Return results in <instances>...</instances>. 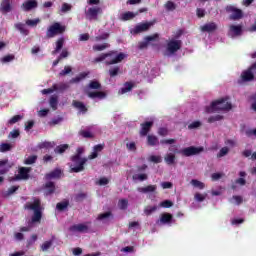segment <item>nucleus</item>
I'll use <instances>...</instances> for the list:
<instances>
[{
  "label": "nucleus",
  "instance_id": "6ab92c4d",
  "mask_svg": "<svg viewBox=\"0 0 256 256\" xmlns=\"http://www.w3.org/2000/svg\"><path fill=\"white\" fill-rule=\"evenodd\" d=\"M70 231L77 233H87V231H89V226H87V224H75L70 227Z\"/></svg>",
  "mask_w": 256,
  "mask_h": 256
},
{
  "label": "nucleus",
  "instance_id": "09e8293b",
  "mask_svg": "<svg viewBox=\"0 0 256 256\" xmlns=\"http://www.w3.org/2000/svg\"><path fill=\"white\" fill-rule=\"evenodd\" d=\"M109 217H113V213L108 211V212L99 214L97 219L98 221H105V219H109Z\"/></svg>",
  "mask_w": 256,
  "mask_h": 256
},
{
  "label": "nucleus",
  "instance_id": "a19ab883",
  "mask_svg": "<svg viewBox=\"0 0 256 256\" xmlns=\"http://www.w3.org/2000/svg\"><path fill=\"white\" fill-rule=\"evenodd\" d=\"M80 137H83L84 139H93V133L87 130H80L79 131Z\"/></svg>",
  "mask_w": 256,
  "mask_h": 256
},
{
  "label": "nucleus",
  "instance_id": "9b49d317",
  "mask_svg": "<svg viewBox=\"0 0 256 256\" xmlns=\"http://www.w3.org/2000/svg\"><path fill=\"white\" fill-rule=\"evenodd\" d=\"M29 173H31V168L29 167H20L18 174L15 176L14 181H27L29 179Z\"/></svg>",
  "mask_w": 256,
  "mask_h": 256
},
{
  "label": "nucleus",
  "instance_id": "13d9d810",
  "mask_svg": "<svg viewBox=\"0 0 256 256\" xmlns=\"http://www.w3.org/2000/svg\"><path fill=\"white\" fill-rule=\"evenodd\" d=\"M172 206L173 202L171 200H164L160 203V207H163L164 209H170Z\"/></svg>",
  "mask_w": 256,
  "mask_h": 256
},
{
  "label": "nucleus",
  "instance_id": "0eeeda50",
  "mask_svg": "<svg viewBox=\"0 0 256 256\" xmlns=\"http://www.w3.org/2000/svg\"><path fill=\"white\" fill-rule=\"evenodd\" d=\"M225 11L230 15V21H239L244 17L243 10L235 7V5H227Z\"/></svg>",
  "mask_w": 256,
  "mask_h": 256
},
{
  "label": "nucleus",
  "instance_id": "e2e57ef3",
  "mask_svg": "<svg viewBox=\"0 0 256 256\" xmlns=\"http://www.w3.org/2000/svg\"><path fill=\"white\" fill-rule=\"evenodd\" d=\"M149 161L151 163H161V161H163V159L161 158V156L152 155L149 157Z\"/></svg>",
  "mask_w": 256,
  "mask_h": 256
},
{
  "label": "nucleus",
  "instance_id": "b1692460",
  "mask_svg": "<svg viewBox=\"0 0 256 256\" xmlns=\"http://www.w3.org/2000/svg\"><path fill=\"white\" fill-rule=\"evenodd\" d=\"M52 88H53V91H58V93H63L64 91H67V89H69V84L60 82L58 84H53Z\"/></svg>",
  "mask_w": 256,
  "mask_h": 256
},
{
  "label": "nucleus",
  "instance_id": "dca6fc26",
  "mask_svg": "<svg viewBox=\"0 0 256 256\" xmlns=\"http://www.w3.org/2000/svg\"><path fill=\"white\" fill-rule=\"evenodd\" d=\"M72 106L74 107V109H77L79 111V113H82L83 115H85V113H87V111H89V109L87 108L85 103H83L79 100H73Z\"/></svg>",
  "mask_w": 256,
  "mask_h": 256
},
{
  "label": "nucleus",
  "instance_id": "0e129e2a",
  "mask_svg": "<svg viewBox=\"0 0 256 256\" xmlns=\"http://www.w3.org/2000/svg\"><path fill=\"white\" fill-rule=\"evenodd\" d=\"M109 39V33H103L102 35L96 36L95 37V41L99 42V41H105Z\"/></svg>",
  "mask_w": 256,
  "mask_h": 256
},
{
  "label": "nucleus",
  "instance_id": "39448f33",
  "mask_svg": "<svg viewBox=\"0 0 256 256\" xmlns=\"http://www.w3.org/2000/svg\"><path fill=\"white\" fill-rule=\"evenodd\" d=\"M170 151H173V153H179L184 157H191L193 155H199V153H203V151H205V148H203V146H200V147L190 146L182 150H178L177 146H172V148H170Z\"/></svg>",
  "mask_w": 256,
  "mask_h": 256
},
{
  "label": "nucleus",
  "instance_id": "20e7f679",
  "mask_svg": "<svg viewBox=\"0 0 256 256\" xmlns=\"http://www.w3.org/2000/svg\"><path fill=\"white\" fill-rule=\"evenodd\" d=\"M232 109L231 102L227 101V98H221L211 103L210 106H206V113H215V111H230Z\"/></svg>",
  "mask_w": 256,
  "mask_h": 256
},
{
  "label": "nucleus",
  "instance_id": "7ed1b4c3",
  "mask_svg": "<svg viewBox=\"0 0 256 256\" xmlns=\"http://www.w3.org/2000/svg\"><path fill=\"white\" fill-rule=\"evenodd\" d=\"M110 57V60H106ZM125 59V54L119 53L115 55L113 52H108L101 54L100 56L94 58V63H101L102 61H105V65H116L117 63H121Z\"/></svg>",
  "mask_w": 256,
  "mask_h": 256
},
{
  "label": "nucleus",
  "instance_id": "2eb2a0df",
  "mask_svg": "<svg viewBox=\"0 0 256 256\" xmlns=\"http://www.w3.org/2000/svg\"><path fill=\"white\" fill-rule=\"evenodd\" d=\"M11 170V164L9 163V159L0 160V175H7Z\"/></svg>",
  "mask_w": 256,
  "mask_h": 256
},
{
  "label": "nucleus",
  "instance_id": "338daca9",
  "mask_svg": "<svg viewBox=\"0 0 256 256\" xmlns=\"http://www.w3.org/2000/svg\"><path fill=\"white\" fill-rule=\"evenodd\" d=\"M61 11L62 13H67V11H71V4L63 3Z\"/></svg>",
  "mask_w": 256,
  "mask_h": 256
},
{
  "label": "nucleus",
  "instance_id": "6e6552de",
  "mask_svg": "<svg viewBox=\"0 0 256 256\" xmlns=\"http://www.w3.org/2000/svg\"><path fill=\"white\" fill-rule=\"evenodd\" d=\"M65 29V26L61 25L59 22H56L48 28L46 37H48V39H53V37H56V35H63V33H65Z\"/></svg>",
  "mask_w": 256,
  "mask_h": 256
},
{
  "label": "nucleus",
  "instance_id": "680f3d73",
  "mask_svg": "<svg viewBox=\"0 0 256 256\" xmlns=\"http://www.w3.org/2000/svg\"><path fill=\"white\" fill-rule=\"evenodd\" d=\"M72 69L70 66H65L64 69L59 73L60 77H65V75H69Z\"/></svg>",
  "mask_w": 256,
  "mask_h": 256
},
{
  "label": "nucleus",
  "instance_id": "774afa93",
  "mask_svg": "<svg viewBox=\"0 0 256 256\" xmlns=\"http://www.w3.org/2000/svg\"><path fill=\"white\" fill-rule=\"evenodd\" d=\"M232 199L236 202V205H241L243 203V197L234 195L232 196Z\"/></svg>",
  "mask_w": 256,
  "mask_h": 256
},
{
  "label": "nucleus",
  "instance_id": "de8ad7c7",
  "mask_svg": "<svg viewBox=\"0 0 256 256\" xmlns=\"http://www.w3.org/2000/svg\"><path fill=\"white\" fill-rule=\"evenodd\" d=\"M67 207H69V201L59 202L56 205V209H58V211H65Z\"/></svg>",
  "mask_w": 256,
  "mask_h": 256
},
{
  "label": "nucleus",
  "instance_id": "2f4dec72",
  "mask_svg": "<svg viewBox=\"0 0 256 256\" xmlns=\"http://www.w3.org/2000/svg\"><path fill=\"white\" fill-rule=\"evenodd\" d=\"M175 154L169 153L166 154V156L164 157V161L165 163H167V165H175Z\"/></svg>",
  "mask_w": 256,
  "mask_h": 256
},
{
  "label": "nucleus",
  "instance_id": "864d4df0",
  "mask_svg": "<svg viewBox=\"0 0 256 256\" xmlns=\"http://www.w3.org/2000/svg\"><path fill=\"white\" fill-rule=\"evenodd\" d=\"M21 119H23V116H21V115H15V116H13V117L8 121V124H9V125H15V123H19V121H21Z\"/></svg>",
  "mask_w": 256,
  "mask_h": 256
},
{
  "label": "nucleus",
  "instance_id": "1a4fd4ad",
  "mask_svg": "<svg viewBox=\"0 0 256 256\" xmlns=\"http://www.w3.org/2000/svg\"><path fill=\"white\" fill-rule=\"evenodd\" d=\"M103 13V9L101 7L96 6V7H90L86 12V19L89 21H97L99 19V15Z\"/></svg>",
  "mask_w": 256,
  "mask_h": 256
},
{
  "label": "nucleus",
  "instance_id": "393cba45",
  "mask_svg": "<svg viewBox=\"0 0 256 256\" xmlns=\"http://www.w3.org/2000/svg\"><path fill=\"white\" fill-rule=\"evenodd\" d=\"M88 97L90 99H105V97H107V94H105V92L103 91H94L88 93Z\"/></svg>",
  "mask_w": 256,
  "mask_h": 256
},
{
  "label": "nucleus",
  "instance_id": "cd10ccee",
  "mask_svg": "<svg viewBox=\"0 0 256 256\" xmlns=\"http://www.w3.org/2000/svg\"><path fill=\"white\" fill-rule=\"evenodd\" d=\"M147 143L150 147H155V145H159V139L157 136L148 135L147 136Z\"/></svg>",
  "mask_w": 256,
  "mask_h": 256
},
{
  "label": "nucleus",
  "instance_id": "49530a36",
  "mask_svg": "<svg viewBox=\"0 0 256 256\" xmlns=\"http://www.w3.org/2000/svg\"><path fill=\"white\" fill-rule=\"evenodd\" d=\"M202 125H203V123H201V121L196 120L188 125V129L190 131L193 129H199V127H201Z\"/></svg>",
  "mask_w": 256,
  "mask_h": 256
},
{
  "label": "nucleus",
  "instance_id": "c9c22d12",
  "mask_svg": "<svg viewBox=\"0 0 256 256\" xmlns=\"http://www.w3.org/2000/svg\"><path fill=\"white\" fill-rule=\"evenodd\" d=\"M85 199H87V193L85 192H79L74 197V201H76V203H82V201H85Z\"/></svg>",
  "mask_w": 256,
  "mask_h": 256
},
{
  "label": "nucleus",
  "instance_id": "f03ea898",
  "mask_svg": "<svg viewBox=\"0 0 256 256\" xmlns=\"http://www.w3.org/2000/svg\"><path fill=\"white\" fill-rule=\"evenodd\" d=\"M24 209H27L28 211H33L31 223H41V219H43V206H41V199L33 198V202L26 203L24 205Z\"/></svg>",
  "mask_w": 256,
  "mask_h": 256
},
{
  "label": "nucleus",
  "instance_id": "052dcab7",
  "mask_svg": "<svg viewBox=\"0 0 256 256\" xmlns=\"http://www.w3.org/2000/svg\"><path fill=\"white\" fill-rule=\"evenodd\" d=\"M127 205H129V201L127 199H122L118 202L119 209H127Z\"/></svg>",
  "mask_w": 256,
  "mask_h": 256
},
{
  "label": "nucleus",
  "instance_id": "a211bd4d",
  "mask_svg": "<svg viewBox=\"0 0 256 256\" xmlns=\"http://www.w3.org/2000/svg\"><path fill=\"white\" fill-rule=\"evenodd\" d=\"M152 25L153 23L151 22L141 23L135 27V29L133 30V33L137 34V33H143L145 31H149Z\"/></svg>",
  "mask_w": 256,
  "mask_h": 256
},
{
  "label": "nucleus",
  "instance_id": "5fc2aeb1",
  "mask_svg": "<svg viewBox=\"0 0 256 256\" xmlns=\"http://www.w3.org/2000/svg\"><path fill=\"white\" fill-rule=\"evenodd\" d=\"M53 245V241L49 240V241H45L42 245H41V251H49V249H51V246Z\"/></svg>",
  "mask_w": 256,
  "mask_h": 256
},
{
  "label": "nucleus",
  "instance_id": "4468645a",
  "mask_svg": "<svg viewBox=\"0 0 256 256\" xmlns=\"http://www.w3.org/2000/svg\"><path fill=\"white\" fill-rule=\"evenodd\" d=\"M13 11V6H11V0H2L0 4V12L3 15H7V13H11Z\"/></svg>",
  "mask_w": 256,
  "mask_h": 256
},
{
  "label": "nucleus",
  "instance_id": "8fccbe9b",
  "mask_svg": "<svg viewBox=\"0 0 256 256\" xmlns=\"http://www.w3.org/2000/svg\"><path fill=\"white\" fill-rule=\"evenodd\" d=\"M217 121H223V115H214L208 118V123H215Z\"/></svg>",
  "mask_w": 256,
  "mask_h": 256
},
{
  "label": "nucleus",
  "instance_id": "6e6d98bb",
  "mask_svg": "<svg viewBox=\"0 0 256 256\" xmlns=\"http://www.w3.org/2000/svg\"><path fill=\"white\" fill-rule=\"evenodd\" d=\"M40 22L41 20L39 18H36L34 20L28 19L26 20V25H28V27H37V24Z\"/></svg>",
  "mask_w": 256,
  "mask_h": 256
},
{
  "label": "nucleus",
  "instance_id": "a18cd8bd",
  "mask_svg": "<svg viewBox=\"0 0 256 256\" xmlns=\"http://www.w3.org/2000/svg\"><path fill=\"white\" fill-rule=\"evenodd\" d=\"M194 199H195V201H198V203H203V201H205V199H207V194H201V193L197 192L194 195Z\"/></svg>",
  "mask_w": 256,
  "mask_h": 256
},
{
  "label": "nucleus",
  "instance_id": "423d86ee",
  "mask_svg": "<svg viewBox=\"0 0 256 256\" xmlns=\"http://www.w3.org/2000/svg\"><path fill=\"white\" fill-rule=\"evenodd\" d=\"M256 75V62L252 64L247 70H244L241 73L240 79H238V84L242 85V83H249L251 81H255Z\"/></svg>",
  "mask_w": 256,
  "mask_h": 256
},
{
  "label": "nucleus",
  "instance_id": "4c0bfd02",
  "mask_svg": "<svg viewBox=\"0 0 256 256\" xmlns=\"http://www.w3.org/2000/svg\"><path fill=\"white\" fill-rule=\"evenodd\" d=\"M190 183L193 187H196V189H205V183L197 179H192Z\"/></svg>",
  "mask_w": 256,
  "mask_h": 256
},
{
  "label": "nucleus",
  "instance_id": "603ef678",
  "mask_svg": "<svg viewBox=\"0 0 256 256\" xmlns=\"http://www.w3.org/2000/svg\"><path fill=\"white\" fill-rule=\"evenodd\" d=\"M228 154H229V148L228 147H223L217 153V158L221 159V157H225V155H228Z\"/></svg>",
  "mask_w": 256,
  "mask_h": 256
},
{
  "label": "nucleus",
  "instance_id": "a878e982",
  "mask_svg": "<svg viewBox=\"0 0 256 256\" xmlns=\"http://www.w3.org/2000/svg\"><path fill=\"white\" fill-rule=\"evenodd\" d=\"M63 45H65V38L61 37L56 41V47L53 50L52 55H57V53L63 49Z\"/></svg>",
  "mask_w": 256,
  "mask_h": 256
},
{
  "label": "nucleus",
  "instance_id": "c756f323",
  "mask_svg": "<svg viewBox=\"0 0 256 256\" xmlns=\"http://www.w3.org/2000/svg\"><path fill=\"white\" fill-rule=\"evenodd\" d=\"M50 107L53 111H57V105H59V97L58 96H51L49 100Z\"/></svg>",
  "mask_w": 256,
  "mask_h": 256
},
{
  "label": "nucleus",
  "instance_id": "79ce46f5",
  "mask_svg": "<svg viewBox=\"0 0 256 256\" xmlns=\"http://www.w3.org/2000/svg\"><path fill=\"white\" fill-rule=\"evenodd\" d=\"M157 211V206H146L144 208V213L149 217V215H153Z\"/></svg>",
  "mask_w": 256,
  "mask_h": 256
},
{
  "label": "nucleus",
  "instance_id": "f3484780",
  "mask_svg": "<svg viewBox=\"0 0 256 256\" xmlns=\"http://www.w3.org/2000/svg\"><path fill=\"white\" fill-rule=\"evenodd\" d=\"M151 127H153V121L142 123L141 130H140L141 137H147V135L151 131Z\"/></svg>",
  "mask_w": 256,
  "mask_h": 256
},
{
  "label": "nucleus",
  "instance_id": "72a5a7b5",
  "mask_svg": "<svg viewBox=\"0 0 256 256\" xmlns=\"http://www.w3.org/2000/svg\"><path fill=\"white\" fill-rule=\"evenodd\" d=\"M15 28L20 31L22 35H29V30L25 28V24L19 22L15 24Z\"/></svg>",
  "mask_w": 256,
  "mask_h": 256
},
{
  "label": "nucleus",
  "instance_id": "c85d7f7f",
  "mask_svg": "<svg viewBox=\"0 0 256 256\" xmlns=\"http://www.w3.org/2000/svg\"><path fill=\"white\" fill-rule=\"evenodd\" d=\"M119 73H121V68L119 66L110 67V69L108 70V75L111 78L117 77Z\"/></svg>",
  "mask_w": 256,
  "mask_h": 256
},
{
  "label": "nucleus",
  "instance_id": "412c9836",
  "mask_svg": "<svg viewBox=\"0 0 256 256\" xmlns=\"http://www.w3.org/2000/svg\"><path fill=\"white\" fill-rule=\"evenodd\" d=\"M43 189L45 190L44 195H53L55 193V183L49 181L43 186Z\"/></svg>",
  "mask_w": 256,
  "mask_h": 256
},
{
  "label": "nucleus",
  "instance_id": "37998d69",
  "mask_svg": "<svg viewBox=\"0 0 256 256\" xmlns=\"http://www.w3.org/2000/svg\"><path fill=\"white\" fill-rule=\"evenodd\" d=\"M89 89H101V82L97 81V80H92L90 81L89 85H88Z\"/></svg>",
  "mask_w": 256,
  "mask_h": 256
},
{
  "label": "nucleus",
  "instance_id": "58836bf2",
  "mask_svg": "<svg viewBox=\"0 0 256 256\" xmlns=\"http://www.w3.org/2000/svg\"><path fill=\"white\" fill-rule=\"evenodd\" d=\"M164 7L166 11H175V9H177V4H175L173 1H167L164 4Z\"/></svg>",
  "mask_w": 256,
  "mask_h": 256
},
{
  "label": "nucleus",
  "instance_id": "f8f14e48",
  "mask_svg": "<svg viewBox=\"0 0 256 256\" xmlns=\"http://www.w3.org/2000/svg\"><path fill=\"white\" fill-rule=\"evenodd\" d=\"M228 35H230V37H239L243 35V26L233 24L230 25Z\"/></svg>",
  "mask_w": 256,
  "mask_h": 256
},
{
  "label": "nucleus",
  "instance_id": "5701e85b",
  "mask_svg": "<svg viewBox=\"0 0 256 256\" xmlns=\"http://www.w3.org/2000/svg\"><path fill=\"white\" fill-rule=\"evenodd\" d=\"M173 221V214L171 213H162L160 216V223L162 225H167Z\"/></svg>",
  "mask_w": 256,
  "mask_h": 256
},
{
  "label": "nucleus",
  "instance_id": "ddd939ff",
  "mask_svg": "<svg viewBox=\"0 0 256 256\" xmlns=\"http://www.w3.org/2000/svg\"><path fill=\"white\" fill-rule=\"evenodd\" d=\"M38 3H37V0H27L25 2L22 3L21 5V9L22 11H31L33 9H37L38 7Z\"/></svg>",
  "mask_w": 256,
  "mask_h": 256
},
{
  "label": "nucleus",
  "instance_id": "f704fd0d",
  "mask_svg": "<svg viewBox=\"0 0 256 256\" xmlns=\"http://www.w3.org/2000/svg\"><path fill=\"white\" fill-rule=\"evenodd\" d=\"M93 51L98 52V51H105V49H109V43H103V44H95L92 47Z\"/></svg>",
  "mask_w": 256,
  "mask_h": 256
},
{
  "label": "nucleus",
  "instance_id": "9d476101",
  "mask_svg": "<svg viewBox=\"0 0 256 256\" xmlns=\"http://www.w3.org/2000/svg\"><path fill=\"white\" fill-rule=\"evenodd\" d=\"M182 43L183 42H181V40H170L167 43L166 50L168 53H170V55H175V53L181 49Z\"/></svg>",
  "mask_w": 256,
  "mask_h": 256
},
{
  "label": "nucleus",
  "instance_id": "aec40b11",
  "mask_svg": "<svg viewBox=\"0 0 256 256\" xmlns=\"http://www.w3.org/2000/svg\"><path fill=\"white\" fill-rule=\"evenodd\" d=\"M201 31L203 33H213V31H217V24L215 22L207 23L201 26Z\"/></svg>",
  "mask_w": 256,
  "mask_h": 256
},
{
  "label": "nucleus",
  "instance_id": "bf43d9fd",
  "mask_svg": "<svg viewBox=\"0 0 256 256\" xmlns=\"http://www.w3.org/2000/svg\"><path fill=\"white\" fill-rule=\"evenodd\" d=\"M13 60H15V55L13 54L6 55L1 59L3 63H11Z\"/></svg>",
  "mask_w": 256,
  "mask_h": 256
},
{
  "label": "nucleus",
  "instance_id": "bb28decb",
  "mask_svg": "<svg viewBox=\"0 0 256 256\" xmlns=\"http://www.w3.org/2000/svg\"><path fill=\"white\" fill-rule=\"evenodd\" d=\"M138 191L140 193H153L157 191V186L156 185H148L146 187H140L138 188Z\"/></svg>",
  "mask_w": 256,
  "mask_h": 256
},
{
  "label": "nucleus",
  "instance_id": "e433bc0d",
  "mask_svg": "<svg viewBox=\"0 0 256 256\" xmlns=\"http://www.w3.org/2000/svg\"><path fill=\"white\" fill-rule=\"evenodd\" d=\"M133 181H147L149 179V176L145 173L143 174H134L132 176Z\"/></svg>",
  "mask_w": 256,
  "mask_h": 256
},
{
  "label": "nucleus",
  "instance_id": "ea45409f",
  "mask_svg": "<svg viewBox=\"0 0 256 256\" xmlns=\"http://www.w3.org/2000/svg\"><path fill=\"white\" fill-rule=\"evenodd\" d=\"M34 163H37V155L28 156V157L24 160V164H25V165H33Z\"/></svg>",
  "mask_w": 256,
  "mask_h": 256
},
{
  "label": "nucleus",
  "instance_id": "4be33fe9",
  "mask_svg": "<svg viewBox=\"0 0 256 256\" xmlns=\"http://www.w3.org/2000/svg\"><path fill=\"white\" fill-rule=\"evenodd\" d=\"M61 169L56 168L55 170L51 171L50 173L45 175V179L50 181V179H61Z\"/></svg>",
  "mask_w": 256,
  "mask_h": 256
},
{
  "label": "nucleus",
  "instance_id": "473e14b6",
  "mask_svg": "<svg viewBox=\"0 0 256 256\" xmlns=\"http://www.w3.org/2000/svg\"><path fill=\"white\" fill-rule=\"evenodd\" d=\"M15 28L20 31L22 35H29V30L25 28V24L19 22L15 24Z\"/></svg>",
  "mask_w": 256,
  "mask_h": 256
},
{
  "label": "nucleus",
  "instance_id": "3c124183",
  "mask_svg": "<svg viewBox=\"0 0 256 256\" xmlns=\"http://www.w3.org/2000/svg\"><path fill=\"white\" fill-rule=\"evenodd\" d=\"M17 191H19V186H12L4 193V197H10V195H13Z\"/></svg>",
  "mask_w": 256,
  "mask_h": 256
},
{
  "label": "nucleus",
  "instance_id": "7c9ffc66",
  "mask_svg": "<svg viewBox=\"0 0 256 256\" xmlns=\"http://www.w3.org/2000/svg\"><path fill=\"white\" fill-rule=\"evenodd\" d=\"M67 149H69V144H62L54 149V153H57L58 155H63V153H65Z\"/></svg>",
  "mask_w": 256,
  "mask_h": 256
},
{
  "label": "nucleus",
  "instance_id": "c03bdc74",
  "mask_svg": "<svg viewBox=\"0 0 256 256\" xmlns=\"http://www.w3.org/2000/svg\"><path fill=\"white\" fill-rule=\"evenodd\" d=\"M12 146L9 143L0 144V153H7V151H11Z\"/></svg>",
  "mask_w": 256,
  "mask_h": 256
},
{
  "label": "nucleus",
  "instance_id": "69168bd1",
  "mask_svg": "<svg viewBox=\"0 0 256 256\" xmlns=\"http://www.w3.org/2000/svg\"><path fill=\"white\" fill-rule=\"evenodd\" d=\"M157 39H159V34H153L151 36L145 37V41H147V43H151V41H157Z\"/></svg>",
  "mask_w": 256,
  "mask_h": 256
},
{
  "label": "nucleus",
  "instance_id": "f257e3e1",
  "mask_svg": "<svg viewBox=\"0 0 256 256\" xmlns=\"http://www.w3.org/2000/svg\"><path fill=\"white\" fill-rule=\"evenodd\" d=\"M83 153H85V147H78L76 154L71 156L70 161L73 163L70 165L71 173H81V171H85V165L88 159L81 157Z\"/></svg>",
  "mask_w": 256,
  "mask_h": 256
},
{
  "label": "nucleus",
  "instance_id": "4d7b16f0",
  "mask_svg": "<svg viewBox=\"0 0 256 256\" xmlns=\"http://www.w3.org/2000/svg\"><path fill=\"white\" fill-rule=\"evenodd\" d=\"M125 93H129V82H125L124 83V87H122L119 91L118 94L119 95H125Z\"/></svg>",
  "mask_w": 256,
  "mask_h": 256
}]
</instances>
